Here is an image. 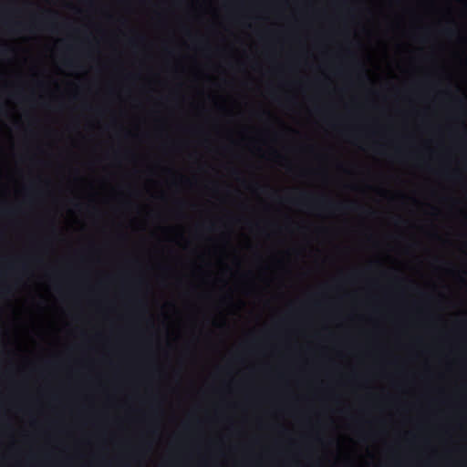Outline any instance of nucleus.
<instances>
[{"instance_id": "obj_1", "label": "nucleus", "mask_w": 467, "mask_h": 467, "mask_svg": "<svg viewBox=\"0 0 467 467\" xmlns=\"http://www.w3.org/2000/svg\"><path fill=\"white\" fill-rule=\"evenodd\" d=\"M357 205L351 204V205H346L343 203H335L330 201H327L325 199H322L318 201V202L316 203L315 208H322V209H335L337 211H341L342 209L349 208L354 209L357 208Z\"/></svg>"}, {"instance_id": "obj_2", "label": "nucleus", "mask_w": 467, "mask_h": 467, "mask_svg": "<svg viewBox=\"0 0 467 467\" xmlns=\"http://www.w3.org/2000/svg\"><path fill=\"white\" fill-rule=\"evenodd\" d=\"M445 32H446L447 35H450V36H452V35L456 34V31L454 29H451V28H447L445 30Z\"/></svg>"}, {"instance_id": "obj_3", "label": "nucleus", "mask_w": 467, "mask_h": 467, "mask_svg": "<svg viewBox=\"0 0 467 467\" xmlns=\"http://www.w3.org/2000/svg\"><path fill=\"white\" fill-rule=\"evenodd\" d=\"M9 51H10V49L4 48V49L2 50V54L5 55V54H6L7 52H9Z\"/></svg>"}, {"instance_id": "obj_4", "label": "nucleus", "mask_w": 467, "mask_h": 467, "mask_svg": "<svg viewBox=\"0 0 467 467\" xmlns=\"http://www.w3.org/2000/svg\"><path fill=\"white\" fill-rule=\"evenodd\" d=\"M67 66H71V63L69 61H67Z\"/></svg>"}]
</instances>
